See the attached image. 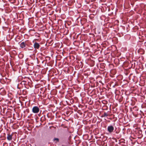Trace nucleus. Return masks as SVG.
Masks as SVG:
<instances>
[{"label":"nucleus","instance_id":"obj_1","mask_svg":"<svg viewBox=\"0 0 146 146\" xmlns=\"http://www.w3.org/2000/svg\"><path fill=\"white\" fill-rule=\"evenodd\" d=\"M39 110H40L38 107L35 106L33 107L32 111L34 113H36L39 112Z\"/></svg>","mask_w":146,"mask_h":146},{"label":"nucleus","instance_id":"obj_2","mask_svg":"<svg viewBox=\"0 0 146 146\" xmlns=\"http://www.w3.org/2000/svg\"><path fill=\"white\" fill-rule=\"evenodd\" d=\"M114 130L113 127L112 125H109L108 127L107 130L109 133H111Z\"/></svg>","mask_w":146,"mask_h":146},{"label":"nucleus","instance_id":"obj_3","mask_svg":"<svg viewBox=\"0 0 146 146\" xmlns=\"http://www.w3.org/2000/svg\"><path fill=\"white\" fill-rule=\"evenodd\" d=\"M27 44L26 43V41H23L20 44V47L21 48H24L26 47V46Z\"/></svg>","mask_w":146,"mask_h":146},{"label":"nucleus","instance_id":"obj_4","mask_svg":"<svg viewBox=\"0 0 146 146\" xmlns=\"http://www.w3.org/2000/svg\"><path fill=\"white\" fill-rule=\"evenodd\" d=\"M141 107L143 109H142V111H141V113H142V115H144V114L143 113V111H144L145 112V114H146V113L145 112H146V110L145 109V104H142L141 105Z\"/></svg>","mask_w":146,"mask_h":146},{"label":"nucleus","instance_id":"obj_5","mask_svg":"<svg viewBox=\"0 0 146 146\" xmlns=\"http://www.w3.org/2000/svg\"><path fill=\"white\" fill-rule=\"evenodd\" d=\"M33 46L35 49H38L40 47V45L38 43L35 42Z\"/></svg>","mask_w":146,"mask_h":146},{"label":"nucleus","instance_id":"obj_6","mask_svg":"<svg viewBox=\"0 0 146 146\" xmlns=\"http://www.w3.org/2000/svg\"><path fill=\"white\" fill-rule=\"evenodd\" d=\"M12 134H7V139L9 141H11L12 139Z\"/></svg>","mask_w":146,"mask_h":146},{"label":"nucleus","instance_id":"obj_7","mask_svg":"<svg viewBox=\"0 0 146 146\" xmlns=\"http://www.w3.org/2000/svg\"><path fill=\"white\" fill-rule=\"evenodd\" d=\"M53 141L54 142V143H56L59 142V139L58 138H54L53 139Z\"/></svg>","mask_w":146,"mask_h":146},{"label":"nucleus","instance_id":"obj_8","mask_svg":"<svg viewBox=\"0 0 146 146\" xmlns=\"http://www.w3.org/2000/svg\"><path fill=\"white\" fill-rule=\"evenodd\" d=\"M108 115L107 114V113H106L105 112H104V113L103 114H102L101 116V117H107L108 116Z\"/></svg>","mask_w":146,"mask_h":146},{"label":"nucleus","instance_id":"obj_9","mask_svg":"<svg viewBox=\"0 0 146 146\" xmlns=\"http://www.w3.org/2000/svg\"><path fill=\"white\" fill-rule=\"evenodd\" d=\"M46 119L45 115H44L43 116H42L40 118V120H44Z\"/></svg>","mask_w":146,"mask_h":146},{"label":"nucleus","instance_id":"obj_10","mask_svg":"<svg viewBox=\"0 0 146 146\" xmlns=\"http://www.w3.org/2000/svg\"><path fill=\"white\" fill-rule=\"evenodd\" d=\"M48 115V113H47V117L49 118V116Z\"/></svg>","mask_w":146,"mask_h":146},{"label":"nucleus","instance_id":"obj_11","mask_svg":"<svg viewBox=\"0 0 146 146\" xmlns=\"http://www.w3.org/2000/svg\"><path fill=\"white\" fill-rule=\"evenodd\" d=\"M143 121H144V122H143V124H144V125H145V121H144V120Z\"/></svg>","mask_w":146,"mask_h":146},{"label":"nucleus","instance_id":"obj_12","mask_svg":"<svg viewBox=\"0 0 146 146\" xmlns=\"http://www.w3.org/2000/svg\"><path fill=\"white\" fill-rule=\"evenodd\" d=\"M115 133H117V134H118V132H117V131H116V132H115Z\"/></svg>","mask_w":146,"mask_h":146},{"label":"nucleus","instance_id":"obj_13","mask_svg":"<svg viewBox=\"0 0 146 146\" xmlns=\"http://www.w3.org/2000/svg\"><path fill=\"white\" fill-rule=\"evenodd\" d=\"M145 66L146 67V63L145 64Z\"/></svg>","mask_w":146,"mask_h":146},{"label":"nucleus","instance_id":"obj_14","mask_svg":"<svg viewBox=\"0 0 146 146\" xmlns=\"http://www.w3.org/2000/svg\"><path fill=\"white\" fill-rule=\"evenodd\" d=\"M145 94L146 93V92L145 91Z\"/></svg>","mask_w":146,"mask_h":146},{"label":"nucleus","instance_id":"obj_15","mask_svg":"<svg viewBox=\"0 0 146 146\" xmlns=\"http://www.w3.org/2000/svg\"><path fill=\"white\" fill-rule=\"evenodd\" d=\"M145 133L146 134V130L145 131Z\"/></svg>","mask_w":146,"mask_h":146},{"label":"nucleus","instance_id":"obj_16","mask_svg":"<svg viewBox=\"0 0 146 146\" xmlns=\"http://www.w3.org/2000/svg\"><path fill=\"white\" fill-rule=\"evenodd\" d=\"M146 43V42H144V43L145 44Z\"/></svg>","mask_w":146,"mask_h":146}]
</instances>
